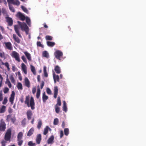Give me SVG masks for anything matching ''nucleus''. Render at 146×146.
<instances>
[{"mask_svg":"<svg viewBox=\"0 0 146 146\" xmlns=\"http://www.w3.org/2000/svg\"><path fill=\"white\" fill-rule=\"evenodd\" d=\"M30 99V96L28 95L26 97L25 100V104H27L28 107L30 106L31 109L32 110H33L35 108V103L34 100L32 96L31 97L30 104L29 103V101Z\"/></svg>","mask_w":146,"mask_h":146,"instance_id":"obj_1","label":"nucleus"},{"mask_svg":"<svg viewBox=\"0 0 146 146\" xmlns=\"http://www.w3.org/2000/svg\"><path fill=\"white\" fill-rule=\"evenodd\" d=\"M18 23L20 26L21 28L23 31H25L27 35L29 34V28L25 23H21L20 21L17 22Z\"/></svg>","mask_w":146,"mask_h":146,"instance_id":"obj_2","label":"nucleus"},{"mask_svg":"<svg viewBox=\"0 0 146 146\" xmlns=\"http://www.w3.org/2000/svg\"><path fill=\"white\" fill-rule=\"evenodd\" d=\"M54 55L55 58L57 59L60 60L62 59L63 54L62 52L60 51L56 50L54 53Z\"/></svg>","mask_w":146,"mask_h":146,"instance_id":"obj_3","label":"nucleus"},{"mask_svg":"<svg viewBox=\"0 0 146 146\" xmlns=\"http://www.w3.org/2000/svg\"><path fill=\"white\" fill-rule=\"evenodd\" d=\"M11 135V130L10 129L7 130L5 135L4 139L6 141H10Z\"/></svg>","mask_w":146,"mask_h":146,"instance_id":"obj_4","label":"nucleus"},{"mask_svg":"<svg viewBox=\"0 0 146 146\" xmlns=\"http://www.w3.org/2000/svg\"><path fill=\"white\" fill-rule=\"evenodd\" d=\"M11 56L15 58V60L19 62L20 61L19 54L16 51H13L12 53Z\"/></svg>","mask_w":146,"mask_h":146,"instance_id":"obj_5","label":"nucleus"},{"mask_svg":"<svg viewBox=\"0 0 146 146\" xmlns=\"http://www.w3.org/2000/svg\"><path fill=\"white\" fill-rule=\"evenodd\" d=\"M4 47L5 48L7 49L10 50L13 49L12 45L10 42H4Z\"/></svg>","mask_w":146,"mask_h":146,"instance_id":"obj_6","label":"nucleus"},{"mask_svg":"<svg viewBox=\"0 0 146 146\" xmlns=\"http://www.w3.org/2000/svg\"><path fill=\"white\" fill-rule=\"evenodd\" d=\"M5 19L6 21L8 23V26H12L13 24V21L12 18L9 17H5Z\"/></svg>","mask_w":146,"mask_h":146,"instance_id":"obj_7","label":"nucleus"},{"mask_svg":"<svg viewBox=\"0 0 146 146\" xmlns=\"http://www.w3.org/2000/svg\"><path fill=\"white\" fill-rule=\"evenodd\" d=\"M17 17H18L19 19L22 21H24L26 17L21 12H18L16 15Z\"/></svg>","mask_w":146,"mask_h":146,"instance_id":"obj_8","label":"nucleus"},{"mask_svg":"<svg viewBox=\"0 0 146 146\" xmlns=\"http://www.w3.org/2000/svg\"><path fill=\"white\" fill-rule=\"evenodd\" d=\"M9 4V5L10 4H12L14 5H19L20 4V2L18 0H16L15 1L14 0H7Z\"/></svg>","mask_w":146,"mask_h":146,"instance_id":"obj_9","label":"nucleus"},{"mask_svg":"<svg viewBox=\"0 0 146 146\" xmlns=\"http://www.w3.org/2000/svg\"><path fill=\"white\" fill-rule=\"evenodd\" d=\"M6 125L5 122L3 120H1L0 124V130L2 131H4L6 129Z\"/></svg>","mask_w":146,"mask_h":146,"instance_id":"obj_10","label":"nucleus"},{"mask_svg":"<svg viewBox=\"0 0 146 146\" xmlns=\"http://www.w3.org/2000/svg\"><path fill=\"white\" fill-rule=\"evenodd\" d=\"M26 114L28 119L30 120L33 115L32 111L30 110H28Z\"/></svg>","mask_w":146,"mask_h":146,"instance_id":"obj_11","label":"nucleus"},{"mask_svg":"<svg viewBox=\"0 0 146 146\" xmlns=\"http://www.w3.org/2000/svg\"><path fill=\"white\" fill-rule=\"evenodd\" d=\"M53 76L55 83H56V81L58 82L59 81V76L56 75L54 71L53 72Z\"/></svg>","mask_w":146,"mask_h":146,"instance_id":"obj_12","label":"nucleus"},{"mask_svg":"<svg viewBox=\"0 0 146 146\" xmlns=\"http://www.w3.org/2000/svg\"><path fill=\"white\" fill-rule=\"evenodd\" d=\"M15 96V93L14 91H12L11 95L10 97L9 98V101L11 104L13 103Z\"/></svg>","mask_w":146,"mask_h":146,"instance_id":"obj_13","label":"nucleus"},{"mask_svg":"<svg viewBox=\"0 0 146 146\" xmlns=\"http://www.w3.org/2000/svg\"><path fill=\"white\" fill-rule=\"evenodd\" d=\"M21 69L23 72L25 74L27 73V68L26 65L23 63L21 64Z\"/></svg>","mask_w":146,"mask_h":146,"instance_id":"obj_14","label":"nucleus"},{"mask_svg":"<svg viewBox=\"0 0 146 146\" xmlns=\"http://www.w3.org/2000/svg\"><path fill=\"white\" fill-rule=\"evenodd\" d=\"M58 91V90L57 87V86H55L54 89V98H56L57 97Z\"/></svg>","mask_w":146,"mask_h":146,"instance_id":"obj_15","label":"nucleus"},{"mask_svg":"<svg viewBox=\"0 0 146 146\" xmlns=\"http://www.w3.org/2000/svg\"><path fill=\"white\" fill-rule=\"evenodd\" d=\"M24 53L27 57L28 60L29 61H31V54L29 53L27 51L24 52Z\"/></svg>","mask_w":146,"mask_h":146,"instance_id":"obj_16","label":"nucleus"},{"mask_svg":"<svg viewBox=\"0 0 146 146\" xmlns=\"http://www.w3.org/2000/svg\"><path fill=\"white\" fill-rule=\"evenodd\" d=\"M13 37L14 40L17 43L19 44L20 43V40L15 34H13Z\"/></svg>","mask_w":146,"mask_h":146,"instance_id":"obj_17","label":"nucleus"},{"mask_svg":"<svg viewBox=\"0 0 146 146\" xmlns=\"http://www.w3.org/2000/svg\"><path fill=\"white\" fill-rule=\"evenodd\" d=\"M14 29L15 32L17 33V35L19 36V37L21 38L22 37V36L20 34L17 25H15L14 26Z\"/></svg>","mask_w":146,"mask_h":146,"instance_id":"obj_18","label":"nucleus"},{"mask_svg":"<svg viewBox=\"0 0 146 146\" xmlns=\"http://www.w3.org/2000/svg\"><path fill=\"white\" fill-rule=\"evenodd\" d=\"M25 85L28 88L30 87V82L28 79L27 77H25Z\"/></svg>","mask_w":146,"mask_h":146,"instance_id":"obj_19","label":"nucleus"},{"mask_svg":"<svg viewBox=\"0 0 146 146\" xmlns=\"http://www.w3.org/2000/svg\"><path fill=\"white\" fill-rule=\"evenodd\" d=\"M56 73L57 74H60V73L61 71L60 67L58 65L55 66L54 69Z\"/></svg>","mask_w":146,"mask_h":146,"instance_id":"obj_20","label":"nucleus"},{"mask_svg":"<svg viewBox=\"0 0 146 146\" xmlns=\"http://www.w3.org/2000/svg\"><path fill=\"white\" fill-rule=\"evenodd\" d=\"M54 137L53 135H52L49 138L47 141V143L48 144H52L54 140Z\"/></svg>","mask_w":146,"mask_h":146,"instance_id":"obj_21","label":"nucleus"},{"mask_svg":"<svg viewBox=\"0 0 146 146\" xmlns=\"http://www.w3.org/2000/svg\"><path fill=\"white\" fill-rule=\"evenodd\" d=\"M41 140V135L40 134H39L37 136L36 139V143L38 144H39Z\"/></svg>","mask_w":146,"mask_h":146,"instance_id":"obj_22","label":"nucleus"},{"mask_svg":"<svg viewBox=\"0 0 146 146\" xmlns=\"http://www.w3.org/2000/svg\"><path fill=\"white\" fill-rule=\"evenodd\" d=\"M48 98V97L46 95L45 93L44 92L42 94V99L43 102H45Z\"/></svg>","mask_w":146,"mask_h":146,"instance_id":"obj_23","label":"nucleus"},{"mask_svg":"<svg viewBox=\"0 0 146 146\" xmlns=\"http://www.w3.org/2000/svg\"><path fill=\"white\" fill-rule=\"evenodd\" d=\"M34 132V129L33 127L31 128L28 132L27 135L29 136H30Z\"/></svg>","mask_w":146,"mask_h":146,"instance_id":"obj_24","label":"nucleus"},{"mask_svg":"<svg viewBox=\"0 0 146 146\" xmlns=\"http://www.w3.org/2000/svg\"><path fill=\"white\" fill-rule=\"evenodd\" d=\"M62 108L63 111H64L65 112H66L67 111V107L66 103L65 101H64L63 102V106Z\"/></svg>","mask_w":146,"mask_h":146,"instance_id":"obj_25","label":"nucleus"},{"mask_svg":"<svg viewBox=\"0 0 146 146\" xmlns=\"http://www.w3.org/2000/svg\"><path fill=\"white\" fill-rule=\"evenodd\" d=\"M57 103L55 106H60L61 105V101L60 100V96H58L57 99Z\"/></svg>","mask_w":146,"mask_h":146,"instance_id":"obj_26","label":"nucleus"},{"mask_svg":"<svg viewBox=\"0 0 146 146\" xmlns=\"http://www.w3.org/2000/svg\"><path fill=\"white\" fill-rule=\"evenodd\" d=\"M42 55L43 57L46 58H48L49 57L48 53L46 51H45L43 52L42 53Z\"/></svg>","mask_w":146,"mask_h":146,"instance_id":"obj_27","label":"nucleus"},{"mask_svg":"<svg viewBox=\"0 0 146 146\" xmlns=\"http://www.w3.org/2000/svg\"><path fill=\"white\" fill-rule=\"evenodd\" d=\"M23 133L21 132H19L17 136V139H22L23 137Z\"/></svg>","mask_w":146,"mask_h":146,"instance_id":"obj_28","label":"nucleus"},{"mask_svg":"<svg viewBox=\"0 0 146 146\" xmlns=\"http://www.w3.org/2000/svg\"><path fill=\"white\" fill-rule=\"evenodd\" d=\"M47 44L48 46L50 47H53L55 45V43L54 42L47 41Z\"/></svg>","mask_w":146,"mask_h":146,"instance_id":"obj_29","label":"nucleus"},{"mask_svg":"<svg viewBox=\"0 0 146 146\" xmlns=\"http://www.w3.org/2000/svg\"><path fill=\"white\" fill-rule=\"evenodd\" d=\"M25 19L26 20V22L27 24L29 27H30L31 26V21L29 17H26V18Z\"/></svg>","mask_w":146,"mask_h":146,"instance_id":"obj_30","label":"nucleus"},{"mask_svg":"<svg viewBox=\"0 0 146 146\" xmlns=\"http://www.w3.org/2000/svg\"><path fill=\"white\" fill-rule=\"evenodd\" d=\"M31 68L32 72L33 74H34L35 75L36 74V72L35 69V67L32 66V65H31Z\"/></svg>","mask_w":146,"mask_h":146,"instance_id":"obj_31","label":"nucleus"},{"mask_svg":"<svg viewBox=\"0 0 146 146\" xmlns=\"http://www.w3.org/2000/svg\"><path fill=\"white\" fill-rule=\"evenodd\" d=\"M49 129H50L49 128L48 126H46L44 128L43 132L44 135H46L48 133Z\"/></svg>","mask_w":146,"mask_h":146,"instance_id":"obj_32","label":"nucleus"},{"mask_svg":"<svg viewBox=\"0 0 146 146\" xmlns=\"http://www.w3.org/2000/svg\"><path fill=\"white\" fill-rule=\"evenodd\" d=\"M40 93V90L39 88H38L36 94V98L37 99L39 98Z\"/></svg>","mask_w":146,"mask_h":146,"instance_id":"obj_33","label":"nucleus"},{"mask_svg":"<svg viewBox=\"0 0 146 146\" xmlns=\"http://www.w3.org/2000/svg\"><path fill=\"white\" fill-rule=\"evenodd\" d=\"M44 76L45 77H47L48 76V74L47 73L46 70V67L44 66L43 68Z\"/></svg>","mask_w":146,"mask_h":146,"instance_id":"obj_34","label":"nucleus"},{"mask_svg":"<svg viewBox=\"0 0 146 146\" xmlns=\"http://www.w3.org/2000/svg\"><path fill=\"white\" fill-rule=\"evenodd\" d=\"M1 63L2 65H4L5 66H6L7 67V70L8 71L9 70L10 68L9 67V64L7 62L4 63L3 62H2Z\"/></svg>","mask_w":146,"mask_h":146,"instance_id":"obj_35","label":"nucleus"},{"mask_svg":"<svg viewBox=\"0 0 146 146\" xmlns=\"http://www.w3.org/2000/svg\"><path fill=\"white\" fill-rule=\"evenodd\" d=\"M5 83L7 84L9 88L11 87V83L10 81L9 80L8 78L6 79V81L5 82Z\"/></svg>","mask_w":146,"mask_h":146,"instance_id":"obj_36","label":"nucleus"},{"mask_svg":"<svg viewBox=\"0 0 146 146\" xmlns=\"http://www.w3.org/2000/svg\"><path fill=\"white\" fill-rule=\"evenodd\" d=\"M42 125V122L41 120H39L38 123V125H37V128L39 129L41 127Z\"/></svg>","mask_w":146,"mask_h":146,"instance_id":"obj_37","label":"nucleus"},{"mask_svg":"<svg viewBox=\"0 0 146 146\" xmlns=\"http://www.w3.org/2000/svg\"><path fill=\"white\" fill-rule=\"evenodd\" d=\"M64 132L65 135L66 136H67L69 133V129L68 128L64 129Z\"/></svg>","mask_w":146,"mask_h":146,"instance_id":"obj_38","label":"nucleus"},{"mask_svg":"<svg viewBox=\"0 0 146 146\" xmlns=\"http://www.w3.org/2000/svg\"><path fill=\"white\" fill-rule=\"evenodd\" d=\"M6 107L4 106H2L1 109H0V113H4Z\"/></svg>","mask_w":146,"mask_h":146,"instance_id":"obj_39","label":"nucleus"},{"mask_svg":"<svg viewBox=\"0 0 146 146\" xmlns=\"http://www.w3.org/2000/svg\"><path fill=\"white\" fill-rule=\"evenodd\" d=\"M17 87L19 90H22L23 86L21 83L19 82L17 84Z\"/></svg>","mask_w":146,"mask_h":146,"instance_id":"obj_40","label":"nucleus"},{"mask_svg":"<svg viewBox=\"0 0 146 146\" xmlns=\"http://www.w3.org/2000/svg\"><path fill=\"white\" fill-rule=\"evenodd\" d=\"M17 143L18 145L19 146H21L23 142V141L22 139H17Z\"/></svg>","mask_w":146,"mask_h":146,"instance_id":"obj_41","label":"nucleus"},{"mask_svg":"<svg viewBox=\"0 0 146 146\" xmlns=\"http://www.w3.org/2000/svg\"><path fill=\"white\" fill-rule=\"evenodd\" d=\"M53 37L51 36L46 35L45 36V39L46 40H51L52 39Z\"/></svg>","mask_w":146,"mask_h":146,"instance_id":"obj_42","label":"nucleus"},{"mask_svg":"<svg viewBox=\"0 0 146 146\" xmlns=\"http://www.w3.org/2000/svg\"><path fill=\"white\" fill-rule=\"evenodd\" d=\"M9 7L10 10L13 12H15V10L14 8L11 5L9 4Z\"/></svg>","mask_w":146,"mask_h":146,"instance_id":"obj_43","label":"nucleus"},{"mask_svg":"<svg viewBox=\"0 0 146 146\" xmlns=\"http://www.w3.org/2000/svg\"><path fill=\"white\" fill-rule=\"evenodd\" d=\"M21 8L23 10V11L25 13H28V11L27 9L25 8V7L23 6H21Z\"/></svg>","mask_w":146,"mask_h":146,"instance_id":"obj_44","label":"nucleus"},{"mask_svg":"<svg viewBox=\"0 0 146 146\" xmlns=\"http://www.w3.org/2000/svg\"><path fill=\"white\" fill-rule=\"evenodd\" d=\"M55 109L56 112L57 113H59L60 110V108L58 106H55Z\"/></svg>","mask_w":146,"mask_h":146,"instance_id":"obj_45","label":"nucleus"},{"mask_svg":"<svg viewBox=\"0 0 146 146\" xmlns=\"http://www.w3.org/2000/svg\"><path fill=\"white\" fill-rule=\"evenodd\" d=\"M58 122V118H56L54 119L53 124L54 125H57Z\"/></svg>","mask_w":146,"mask_h":146,"instance_id":"obj_46","label":"nucleus"},{"mask_svg":"<svg viewBox=\"0 0 146 146\" xmlns=\"http://www.w3.org/2000/svg\"><path fill=\"white\" fill-rule=\"evenodd\" d=\"M10 79L11 81L13 83H14L15 82V80L13 75H11L10 76Z\"/></svg>","mask_w":146,"mask_h":146,"instance_id":"obj_47","label":"nucleus"},{"mask_svg":"<svg viewBox=\"0 0 146 146\" xmlns=\"http://www.w3.org/2000/svg\"><path fill=\"white\" fill-rule=\"evenodd\" d=\"M28 145L29 146H35L36 144L35 143H33L32 141H31L28 142Z\"/></svg>","mask_w":146,"mask_h":146,"instance_id":"obj_48","label":"nucleus"},{"mask_svg":"<svg viewBox=\"0 0 146 146\" xmlns=\"http://www.w3.org/2000/svg\"><path fill=\"white\" fill-rule=\"evenodd\" d=\"M21 59L23 60V62L25 63H27V61L24 55H23L21 57Z\"/></svg>","mask_w":146,"mask_h":146,"instance_id":"obj_49","label":"nucleus"},{"mask_svg":"<svg viewBox=\"0 0 146 146\" xmlns=\"http://www.w3.org/2000/svg\"><path fill=\"white\" fill-rule=\"evenodd\" d=\"M26 119L25 118H24L22 121V122H21L22 125L24 127L25 126V125L26 124Z\"/></svg>","mask_w":146,"mask_h":146,"instance_id":"obj_50","label":"nucleus"},{"mask_svg":"<svg viewBox=\"0 0 146 146\" xmlns=\"http://www.w3.org/2000/svg\"><path fill=\"white\" fill-rule=\"evenodd\" d=\"M46 92L48 94H51V91L49 88H47L46 89Z\"/></svg>","mask_w":146,"mask_h":146,"instance_id":"obj_51","label":"nucleus"},{"mask_svg":"<svg viewBox=\"0 0 146 146\" xmlns=\"http://www.w3.org/2000/svg\"><path fill=\"white\" fill-rule=\"evenodd\" d=\"M11 115H7V119L6 120L8 121H9L10 119H11Z\"/></svg>","mask_w":146,"mask_h":146,"instance_id":"obj_52","label":"nucleus"},{"mask_svg":"<svg viewBox=\"0 0 146 146\" xmlns=\"http://www.w3.org/2000/svg\"><path fill=\"white\" fill-rule=\"evenodd\" d=\"M7 98L6 97H5L4 98L3 101L2 102V103L3 104H5L7 103Z\"/></svg>","mask_w":146,"mask_h":146,"instance_id":"obj_53","label":"nucleus"},{"mask_svg":"<svg viewBox=\"0 0 146 146\" xmlns=\"http://www.w3.org/2000/svg\"><path fill=\"white\" fill-rule=\"evenodd\" d=\"M37 45L38 46L41 47H43V46L42 44L40 42V41H38L37 42Z\"/></svg>","mask_w":146,"mask_h":146,"instance_id":"obj_54","label":"nucleus"},{"mask_svg":"<svg viewBox=\"0 0 146 146\" xmlns=\"http://www.w3.org/2000/svg\"><path fill=\"white\" fill-rule=\"evenodd\" d=\"M9 91V89L8 88L6 87L3 90V92L5 94L7 93Z\"/></svg>","mask_w":146,"mask_h":146,"instance_id":"obj_55","label":"nucleus"},{"mask_svg":"<svg viewBox=\"0 0 146 146\" xmlns=\"http://www.w3.org/2000/svg\"><path fill=\"white\" fill-rule=\"evenodd\" d=\"M0 56L1 58H5V54L4 52H0Z\"/></svg>","mask_w":146,"mask_h":146,"instance_id":"obj_56","label":"nucleus"},{"mask_svg":"<svg viewBox=\"0 0 146 146\" xmlns=\"http://www.w3.org/2000/svg\"><path fill=\"white\" fill-rule=\"evenodd\" d=\"M36 87H33V88L32 89V92L33 94H34L36 92Z\"/></svg>","mask_w":146,"mask_h":146,"instance_id":"obj_57","label":"nucleus"},{"mask_svg":"<svg viewBox=\"0 0 146 146\" xmlns=\"http://www.w3.org/2000/svg\"><path fill=\"white\" fill-rule=\"evenodd\" d=\"M44 82L43 81H41V83L40 84V88H41V89H42L43 88V87L44 85Z\"/></svg>","mask_w":146,"mask_h":146,"instance_id":"obj_58","label":"nucleus"},{"mask_svg":"<svg viewBox=\"0 0 146 146\" xmlns=\"http://www.w3.org/2000/svg\"><path fill=\"white\" fill-rule=\"evenodd\" d=\"M64 135L63 132V131L61 130L60 131V138H62Z\"/></svg>","mask_w":146,"mask_h":146,"instance_id":"obj_59","label":"nucleus"},{"mask_svg":"<svg viewBox=\"0 0 146 146\" xmlns=\"http://www.w3.org/2000/svg\"><path fill=\"white\" fill-rule=\"evenodd\" d=\"M6 143V141L4 140L2 141L1 142V143L2 144V146H5V143Z\"/></svg>","mask_w":146,"mask_h":146,"instance_id":"obj_60","label":"nucleus"},{"mask_svg":"<svg viewBox=\"0 0 146 146\" xmlns=\"http://www.w3.org/2000/svg\"><path fill=\"white\" fill-rule=\"evenodd\" d=\"M3 100V94L1 92L0 93V102Z\"/></svg>","mask_w":146,"mask_h":146,"instance_id":"obj_61","label":"nucleus"},{"mask_svg":"<svg viewBox=\"0 0 146 146\" xmlns=\"http://www.w3.org/2000/svg\"><path fill=\"white\" fill-rule=\"evenodd\" d=\"M8 111L9 113H11L13 112V110H12V109L11 108H8Z\"/></svg>","mask_w":146,"mask_h":146,"instance_id":"obj_62","label":"nucleus"},{"mask_svg":"<svg viewBox=\"0 0 146 146\" xmlns=\"http://www.w3.org/2000/svg\"><path fill=\"white\" fill-rule=\"evenodd\" d=\"M0 29L2 32H3L4 31V29L3 27L1 26H0Z\"/></svg>","mask_w":146,"mask_h":146,"instance_id":"obj_63","label":"nucleus"},{"mask_svg":"<svg viewBox=\"0 0 146 146\" xmlns=\"http://www.w3.org/2000/svg\"><path fill=\"white\" fill-rule=\"evenodd\" d=\"M40 75H38L37 76V80L38 81L40 82Z\"/></svg>","mask_w":146,"mask_h":146,"instance_id":"obj_64","label":"nucleus"}]
</instances>
